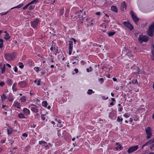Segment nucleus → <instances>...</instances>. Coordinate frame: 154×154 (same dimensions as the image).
I'll use <instances>...</instances> for the list:
<instances>
[{
	"instance_id": "f257e3e1",
	"label": "nucleus",
	"mask_w": 154,
	"mask_h": 154,
	"mask_svg": "<svg viewBox=\"0 0 154 154\" xmlns=\"http://www.w3.org/2000/svg\"><path fill=\"white\" fill-rule=\"evenodd\" d=\"M154 32V22L152 23L149 27L147 32V35L150 36H152Z\"/></svg>"
},
{
	"instance_id": "f03ea898",
	"label": "nucleus",
	"mask_w": 154,
	"mask_h": 154,
	"mask_svg": "<svg viewBox=\"0 0 154 154\" xmlns=\"http://www.w3.org/2000/svg\"><path fill=\"white\" fill-rule=\"evenodd\" d=\"M149 39L148 37L145 35L142 34L140 35L138 37V40L140 43H142V42H146L148 41Z\"/></svg>"
},
{
	"instance_id": "7ed1b4c3",
	"label": "nucleus",
	"mask_w": 154,
	"mask_h": 154,
	"mask_svg": "<svg viewBox=\"0 0 154 154\" xmlns=\"http://www.w3.org/2000/svg\"><path fill=\"white\" fill-rule=\"evenodd\" d=\"M122 52L125 53V54H126L128 55L130 58H131L133 57V55L131 52V50L129 48H127L126 49V47H125L123 49Z\"/></svg>"
},
{
	"instance_id": "20e7f679",
	"label": "nucleus",
	"mask_w": 154,
	"mask_h": 154,
	"mask_svg": "<svg viewBox=\"0 0 154 154\" xmlns=\"http://www.w3.org/2000/svg\"><path fill=\"white\" fill-rule=\"evenodd\" d=\"M146 134L147 135L146 138H150L152 135V130L149 127H147L145 130Z\"/></svg>"
},
{
	"instance_id": "39448f33",
	"label": "nucleus",
	"mask_w": 154,
	"mask_h": 154,
	"mask_svg": "<svg viewBox=\"0 0 154 154\" xmlns=\"http://www.w3.org/2000/svg\"><path fill=\"white\" fill-rule=\"evenodd\" d=\"M4 57L7 60L10 61L13 59L14 57V56L13 54H5Z\"/></svg>"
},
{
	"instance_id": "423d86ee",
	"label": "nucleus",
	"mask_w": 154,
	"mask_h": 154,
	"mask_svg": "<svg viewBox=\"0 0 154 154\" xmlns=\"http://www.w3.org/2000/svg\"><path fill=\"white\" fill-rule=\"evenodd\" d=\"M130 14L134 21L136 23L139 20V19L137 17L135 14L132 11L130 12Z\"/></svg>"
},
{
	"instance_id": "0eeeda50",
	"label": "nucleus",
	"mask_w": 154,
	"mask_h": 154,
	"mask_svg": "<svg viewBox=\"0 0 154 154\" xmlns=\"http://www.w3.org/2000/svg\"><path fill=\"white\" fill-rule=\"evenodd\" d=\"M39 22V20L38 19L35 20L34 21L32 22L31 26L33 28H37Z\"/></svg>"
},
{
	"instance_id": "6e6552de",
	"label": "nucleus",
	"mask_w": 154,
	"mask_h": 154,
	"mask_svg": "<svg viewBox=\"0 0 154 154\" xmlns=\"http://www.w3.org/2000/svg\"><path fill=\"white\" fill-rule=\"evenodd\" d=\"M138 147L137 145L134 146L130 148L128 150L127 152L130 153L137 150Z\"/></svg>"
},
{
	"instance_id": "1a4fd4ad",
	"label": "nucleus",
	"mask_w": 154,
	"mask_h": 154,
	"mask_svg": "<svg viewBox=\"0 0 154 154\" xmlns=\"http://www.w3.org/2000/svg\"><path fill=\"white\" fill-rule=\"evenodd\" d=\"M36 106L34 104L31 105L30 109L31 110L35 112H38V109Z\"/></svg>"
},
{
	"instance_id": "9d476101",
	"label": "nucleus",
	"mask_w": 154,
	"mask_h": 154,
	"mask_svg": "<svg viewBox=\"0 0 154 154\" xmlns=\"http://www.w3.org/2000/svg\"><path fill=\"white\" fill-rule=\"evenodd\" d=\"M123 24L128 28L129 29L131 30H132L134 28V27L129 22L125 21L123 22Z\"/></svg>"
},
{
	"instance_id": "9b49d317",
	"label": "nucleus",
	"mask_w": 154,
	"mask_h": 154,
	"mask_svg": "<svg viewBox=\"0 0 154 154\" xmlns=\"http://www.w3.org/2000/svg\"><path fill=\"white\" fill-rule=\"evenodd\" d=\"M18 85L21 88H24L26 87L27 83L26 81H21L18 82Z\"/></svg>"
},
{
	"instance_id": "f8f14e48",
	"label": "nucleus",
	"mask_w": 154,
	"mask_h": 154,
	"mask_svg": "<svg viewBox=\"0 0 154 154\" xmlns=\"http://www.w3.org/2000/svg\"><path fill=\"white\" fill-rule=\"evenodd\" d=\"M69 54L70 55L72 53L73 48V42L72 41L69 42Z\"/></svg>"
},
{
	"instance_id": "ddd939ff",
	"label": "nucleus",
	"mask_w": 154,
	"mask_h": 154,
	"mask_svg": "<svg viewBox=\"0 0 154 154\" xmlns=\"http://www.w3.org/2000/svg\"><path fill=\"white\" fill-rule=\"evenodd\" d=\"M23 112L24 114L26 116L29 115L30 114L29 110L26 108H24L23 109Z\"/></svg>"
},
{
	"instance_id": "4468645a",
	"label": "nucleus",
	"mask_w": 154,
	"mask_h": 154,
	"mask_svg": "<svg viewBox=\"0 0 154 154\" xmlns=\"http://www.w3.org/2000/svg\"><path fill=\"white\" fill-rule=\"evenodd\" d=\"M126 8V5L125 2H123L121 4L120 9L122 11H124Z\"/></svg>"
},
{
	"instance_id": "2eb2a0df",
	"label": "nucleus",
	"mask_w": 154,
	"mask_h": 154,
	"mask_svg": "<svg viewBox=\"0 0 154 154\" xmlns=\"http://www.w3.org/2000/svg\"><path fill=\"white\" fill-rule=\"evenodd\" d=\"M2 109L6 111H9L10 109L8 105H5L3 104H2Z\"/></svg>"
},
{
	"instance_id": "dca6fc26",
	"label": "nucleus",
	"mask_w": 154,
	"mask_h": 154,
	"mask_svg": "<svg viewBox=\"0 0 154 154\" xmlns=\"http://www.w3.org/2000/svg\"><path fill=\"white\" fill-rule=\"evenodd\" d=\"M151 52L152 55L151 56L152 59L154 60V45H152L151 46Z\"/></svg>"
},
{
	"instance_id": "f3484780",
	"label": "nucleus",
	"mask_w": 154,
	"mask_h": 154,
	"mask_svg": "<svg viewBox=\"0 0 154 154\" xmlns=\"http://www.w3.org/2000/svg\"><path fill=\"white\" fill-rule=\"evenodd\" d=\"M13 105L14 106L17 108H20V104L17 101H15L14 102Z\"/></svg>"
},
{
	"instance_id": "a211bd4d",
	"label": "nucleus",
	"mask_w": 154,
	"mask_h": 154,
	"mask_svg": "<svg viewBox=\"0 0 154 154\" xmlns=\"http://www.w3.org/2000/svg\"><path fill=\"white\" fill-rule=\"evenodd\" d=\"M25 116L23 113H20L18 114V116L20 119H23L25 118Z\"/></svg>"
},
{
	"instance_id": "6ab92c4d",
	"label": "nucleus",
	"mask_w": 154,
	"mask_h": 154,
	"mask_svg": "<svg viewBox=\"0 0 154 154\" xmlns=\"http://www.w3.org/2000/svg\"><path fill=\"white\" fill-rule=\"evenodd\" d=\"M137 81L136 79H133L131 81L129 82V83L128 84V85L129 84H134L137 83Z\"/></svg>"
},
{
	"instance_id": "aec40b11",
	"label": "nucleus",
	"mask_w": 154,
	"mask_h": 154,
	"mask_svg": "<svg viewBox=\"0 0 154 154\" xmlns=\"http://www.w3.org/2000/svg\"><path fill=\"white\" fill-rule=\"evenodd\" d=\"M48 71V70L47 69H44L41 71V73L42 75H44L45 73H47Z\"/></svg>"
},
{
	"instance_id": "412c9836",
	"label": "nucleus",
	"mask_w": 154,
	"mask_h": 154,
	"mask_svg": "<svg viewBox=\"0 0 154 154\" xmlns=\"http://www.w3.org/2000/svg\"><path fill=\"white\" fill-rule=\"evenodd\" d=\"M111 9L112 11L116 12H117V9L116 6H111Z\"/></svg>"
},
{
	"instance_id": "4be33fe9",
	"label": "nucleus",
	"mask_w": 154,
	"mask_h": 154,
	"mask_svg": "<svg viewBox=\"0 0 154 154\" xmlns=\"http://www.w3.org/2000/svg\"><path fill=\"white\" fill-rule=\"evenodd\" d=\"M17 83H14L12 86V89L13 91H16L17 90V88H16L17 86Z\"/></svg>"
},
{
	"instance_id": "5701e85b",
	"label": "nucleus",
	"mask_w": 154,
	"mask_h": 154,
	"mask_svg": "<svg viewBox=\"0 0 154 154\" xmlns=\"http://www.w3.org/2000/svg\"><path fill=\"white\" fill-rule=\"evenodd\" d=\"M41 81V79H37L34 81V82L35 83H37V85H41L40 82Z\"/></svg>"
},
{
	"instance_id": "b1692460",
	"label": "nucleus",
	"mask_w": 154,
	"mask_h": 154,
	"mask_svg": "<svg viewBox=\"0 0 154 154\" xmlns=\"http://www.w3.org/2000/svg\"><path fill=\"white\" fill-rule=\"evenodd\" d=\"M2 101H4L7 98V97L5 94H3L1 97Z\"/></svg>"
},
{
	"instance_id": "393cba45",
	"label": "nucleus",
	"mask_w": 154,
	"mask_h": 154,
	"mask_svg": "<svg viewBox=\"0 0 154 154\" xmlns=\"http://www.w3.org/2000/svg\"><path fill=\"white\" fill-rule=\"evenodd\" d=\"M39 144L40 145H41L42 146H45V144H47V143L45 141H43L42 140L39 141Z\"/></svg>"
},
{
	"instance_id": "a878e982",
	"label": "nucleus",
	"mask_w": 154,
	"mask_h": 154,
	"mask_svg": "<svg viewBox=\"0 0 154 154\" xmlns=\"http://www.w3.org/2000/svg\"><path fill=\"white\" fill-rule=\"evenodd\" d=\"M13 130L12 128H10L7 129L8 134H11L13 132Z\"/></svg>"
},
{
	"instance_id": "bb28decb",
	"label": "nucleus",
	"mask_w": 154,
	"mask_h": 154,
	"mask_svg": "<svg viewBox=\"0 0 154 154\" xmlns=\"http://www.w3.org/2000/svg\"><path fill=\"white\" fill-rule=\"evenodd\" d=\"M48 103L46 101H44L42 102V105L44 107H46L47 106Z\"/></svg>"
},
{
	"instance_id": "cd10ccee",
	"label": "nucleus",
	"mask_w": 154,
	"mask_h": 154,
	"mask_svg": "<svg viewBox=\"0 0 154 154\" xmlns=\"http://www.w3.org/2000/svg\"><path fill=\"white\" fill-rule=\"evenodd\" d=\"M94 93V92L92 90L89 89L88 90L87 92V94H91L92 93Z\"/></svg>"
},
{
	"instance_id": "c85d7f7f",
	"label": "nucleus",
	"mask_w": 154,
	"mask_h": 154,
	"mask_svg": "<svg viewBox=\"0 0 154 154\" xmlns=\"http://www.w3.org/2000/svg\"><path fill=\"white\" fill-rule=\"evenodd\" d=\"M14 99L13 96L11 95H10L8 97L9 101L10 102L12 101Z\"/></svg>"
},
{
	"instance_id": "c756f323",
	"label": "nucleus",
	"mask_w": 154,
	"mask_h": 154,
	"mask_svg": "<svg viewBox=\"0 0 154 154\" xmlns=\"http://www.w3.org/2000/svg\"><path fill=\"white\" fill-rule=\"evenodd\" d=\"M20 100L21 102H24L26 100V97L24 96H23L21 97Z\"/></svg>"
},
{
	"instance_id": "7c9ffc66",
	"label": "nucleus",
	"mask_w": 154,
	"mask_h": 154,
	"mask_svg": "<svg viewBox=\"0 0 154 154\" xmlns=\"http://www.w3.org/2000/svg\"><path fill=\"white\" fill-rule=\"evenodd\" d=\"M38 2V0H33L31 2L29 3L30 5H31V4H36L37 2Z\"/></svg>"
},
{
	"instance_id": "2f4dec72",
	"label": "nucleus",
	"mask_w": 154,
	"mask_h": 154,
	"mask_svg": "<svg viewBox=\"0 0 154 154\" xmlns=\"http://www.w3.org/2000/svg\"><path fill=\"white\" fill-rule=\"evenodd\" d=\"M82 11H80L78 13L79 14H80L79 15V18H84L85 17H84V16L82 15Z\"/></svg>"
},
{
	"instance_id": "473e14b6",
	"label": "nucleus",
	"mask_w": 154,
	"mask_h": 154,
	"mask_svg": "<svg viewBox=\"0 0 154 154\" xmlns=\"http://www.w3.org/2000/svg\"><path fill=\"white\" fill-rule=\"evenodd\" d=\"M34 70L36 72H37L39 71H41V68L39 67H35L34 68Z\"/></svg>"
},
{
	"instance_id": "72a5a7b5",
	"label": "nucleus",
	"mask_w": 154,
	"mask_h": 154,
	"mask_svg": "<svg viewBox=\"0 0 154 154\" xmlns=\"http://www.w3.org/2000/svg\"><path fill=\"white\" fill-rule=\"evenodd\" d=\"M5 65L4 64L3 67L1 69L2 70L1 73L2 74H3L5 71Z\"/></svg>"
},
{
	"instance_id": "f704fd0d",
	"label": "nucleus",
	"mask_w": 154,
	"mask_h": 154,
	"mask_svg": "<svg viewBox=\"0 0 154 154\" xmlns=\"http://www.w3.org/2000/svg\"><path fill=\"white\" fill-rule=\"evenodd\" d=\"M115 32H108V35L109 36H112L114 35Z\"/></svg>"
},
{
	"instance_id": "c9c22d12",
	"label": "nucleus",
	"mask_w": 154,
	"mask_h": 154,
	"mask_svg": "<svg viewBox=\"0 0 154 154\" xmlns=\"http://www.w3.org/2000/svg\"><path fill=\"white\" fill-rule=\"evenodd\" d=\"M10 36L8 34H5L4 36V38L6 40H8L10 38Z\"/></svg>"
},
{
	"instance_id": "e433bc0d",
	"label": "nucleus",
	"mask_w": 154,
	"mask_h": 154,
	"mask_svg": "<svg viewBox=\"0 0 154 154\" xmlns=\"http://www.w3.org/2000/svg\"><path fill=\"white\" fill-rule=\"evenodd\" d=\"M122 120L123 119L122 117L118 116L117 120V122H121L122 121Z\"/></svg>"
},
{
	"instance_id": "4c0bfd02",
	"label": "nucleus",
	"mask_w": 154,
	"mask_h": 154,
	"mask_svg": "<svg viewBox=\"0 0 154 154\" xmlns=\"http://www.w3.org/2000/svg\"><path fill=\"white\" fill-rule=\"evenodd\" d=\"M116 145H118L117 147H118V148H119V149H120L121 150L123 149V146L120 144H119L118 143H116Z\"/></svg>"
},
{
	"instance_id": "58836bf2",
	"label": "nucleus",
	"mask_w": 154,
	"mask_h": 154,
	"mask_svg": "<svg viewBox=\"0 0 154 154\" xmlns=\"http://www.w3.org/2000/svg\"><path fill=\"white\" fill-rule=\"evenodd\" d=\"M23 4H19V5H18L16 7H15L14 8H20L21 7H22L23 6Z\"/></svg>"
},
{
	"instance_id": "ea45409f",
	"label": "nucleus",
	"mask_w": 154,
	"mask_h": 154,
	"mask_svg": "<svg viewBox=\"0 0 154 154\" xmlns=\"http://www.w3.org/2000/svg\"><path fill=\"white\" fill-rule=\"evenodd\" d=\"M3 41L2 39H0V48H2L3 46Z\"/></svg>"
},
{
	"instance_id": "a19ab883",
	"label": "nucleus",
	"mask_w": 154,
	"mask_h": 154,
	"mask_svg": "<svg viewBox=\"0 0 154 154\" xmlns=\"http://www.w3.org/2000/svg\"><path fill=\"white\" fill-rule=\"evenodd\" d=\"M41 119L43 120L44 121L45 120L46 117L45 116V115L42 114L41 116Z\"/></svg>"
},
{
	"instance_id": "79ce46f5",
	"label": "nucleus",
	"mask_w": 154,
	"mask_h": 154,
	"mask_svg": "<svg viewBox=\"0 0 154 154\" xmlns=\"http://www.w3.org/2000/svg\"><path fill=\"white\" fill-rule=\"evenodd\" d=\"M30 4L29 3H28L25 6H24L23 8V9L24 10H25L26 9V8L30 5Z\"/></svg>"
},
{
	"instance_id": "37998d69",
	"label": "nucleus",
	"mask_w": 154,
	"mask_h": 154,
	"mask_svg": "<svg viewBox=\"0 0 154 154\" xmlns=\"http://www.w3.org/2000/svg\"><path fill=\"white\" fill-rule=\"evenodd\" d=\"M63 56V54L62 53H60L58 56V57L59 60H60Z\"/></svg>"
},
{
	"instance_id": "c03bdc74",
	"label": "nucleus",
	"mask_w": 154,
	"mask_h": 154,
	"mask_svg": "<svg viewBox=\"0 0 154 154\" xmlns=\"http://www.w3.org/2000/svg\"><path fill=\"white\" fill-rule=\"evenodd\" d=\"M35 8V6L34 5L30 6L29 8V10H32L33 9Z\"/></svg>"
},
{
	"instance_id": "a18cd8bd",
	"label": "nucleus",
	"mask_w": 154,
	"mask_h": 154,
	"mask_svg": "<svg viewBox=\"0 0 154 154\" xmlns=\"http://www.w3.org/2000/svg\"><path fill=\"white\" fill-rule=\"evenodd\" d=\"M99 82L101 84H102L104 82V79L102 78H100L99 79Z\"/></svg>"
},
{
	"instance_id": "49530a36",
	"label": "nucleus",
	"mask_w": 154,
	"mask_h": 154,
	"mask_svg": "<svg viewBox=\"0 0 154 154\" xmlns=\"http://www.w3.org/2000/svg\"><path fill=\"white\" fill-rule=\"evenodd\" d=\"M24 66L22 63H19V67L20 68H22Z\"/></svg>"
},
{
	"instance_id": "de8ad7c7",
	"label": "nucleus",
	"mask_w": 154,
	"mask_h": 154,
	"mask_svg": "<svg viewBox=\"0 0 154 154\" xmlns=\"http://www.w3.org/2000/svg\"><path fill=\"white\" fill-rule=\"evenodd\" d=\"M92 70V68L91 66H90L89 68L86 69V71L88 72H89L91 71Z\"/></svg>"
},
{
	"instance_id": "09e8293b",
	"label": "nucleus",
	"mask_w": 154,
	"mask_h": 154,
	"mask_svg": "<svg viewBox=\"0 0 154 154\" xmlns=\"http://www.w3.org/2000/svg\"><path fill=\"white\" fill-rule=\"evenodd\" d=\"M123 116L125 118H128L129 117V115L128 113H126L124 114Z\"/></svg>"
},
{
	"instance_id": "8fccbe9b",
	"label": "nucleus",
	"mask_w": 154,
	"mask_h": 154,
	"mask_svg": "<svg viewBox=\"0 0 154 154\" xmlns=\"http://www.w3.org/2000/svg\"><path fill=\"white\" fill-rule=\"evenodd\" d=\"M33 101L35 103H38L40 102V100L37 98H35L34 99Z\"/></svg>"
},
{
	"instance_id": "3c124183",
	"label": "nucleus",
	"mask_w": 154,
	"mask_h": 154,
	"mask_svg": "<svg viewBox=\"0 0 154 154\" xmlns=\"http://www.w3.org/2000/svg\"><path fill=\"white\" fill-rule=\"evenodd\" d=\"M136 69L137 70V71L135 72L138 74H139L141 71V70L140 69H139L138 67H137Z\"/></svg>"
},
{
	"instance_id": "603ef678",
	"label": "nucleus",
	"mask_w": 154,
	"mask_h": 154,
	"mask_svg": "<svg viewBox=\"0 0 154 154\" xmlns=\"http://www.w3.org/2000/svg\"><path fill=\"white\" fill-rule=\"evenodd\" d=\"M64 9L63 8H62L60 11V13L61 15H63L64 13Z\"/></svg>"
},
{
	"instance_id": "864d4df0",
	"label": "nucleus",
	"mask_w": 154,
	"mask_h": 154,
	"mask_svg": "<svg viewBox=\"0 0 154 154\" xmlns=\"http://www.w3.org/2000/svg\"><path fill=\"white\" fill-rule=\"evenodd\" d=\"M8 11H7V12L5 13H1L0 14L2 16H3V15H6V14H7L8 12Z\"/></svg>"
},
{
	"instance_id": "5fc2aeb1",
	"label": "nucleus",
	"mask_w": 154,
	"mask_h": 154,
	"mask_svg": "<svg viewBox=\"0 0 154 154\" xmlns=\"http://www.w3.org/2000/svg\"><path fill=\"white\" fill-rule=\"evenodd\" d=\"M61 123H58L57 124V126L60 127L61 128L63 126V125L61 124Z\"/></svg>"
},
{
	"instance_id": "6e6d98bb",
	"label": "nucleus",
	"mask_w": 154,
	"mask_h": 154,
	"mask_svg": "<svg viewBox=\"0 0 154 154\" xmlns=\"http://www.w3.org/2000/svg\"><path fill=\"white\" fill-rule=\"evenodd\" d=\"M8 82L9 84L11 85L12 83V80L10 79H9L8 80Z\"/></svg>"
},
{
	"instance_id": "4d7b16f0",
	"label": "nucleus",
	"mask_w": 154,
	"mask_h": 154,
	"mask_svg": "<svg viewBox=\"0 0 154 154\" xmlns=\"http://www.w3.org/2000/svg\"><path fill=\"white\" fill-rule=\"evenodd\" d=\"M22 135L23 137H26L28 136V134L26 133H25L22 134Z\"/></svg>"
},
{
	"instance_id": "13d9d810",
	"label": "nucleus",
	"mask_w": 154,
	"mask_h": 154,
	"mask_svg": "<svg viewBox=\"0 0 154 154\" xmlns=\"http://www.w3.org/2000/svg\"><path fill=\"white\" fill-rule=\"evenodd\" d=\"M5 85V83L3 82H0V85L1 86H3Z\"/></svg>"
},
{
	"instance_id": "bf43d9fd",
	"label": "nucleus",
	"mask_w": 154,
	"mask_h": 154,
	"mask_svg": "<svg viewBox=\"0 0 154 154\" xmlns=\"http://www.w3.org/2000/svg\"><path fill=\"white\" fill-rule=\"evenodd\" d=\"M151 11V10H146V11H143V13H148L149 12H150Z\"/></svg>"
},
{
	"instance_id": "052dcab7",
	"label": "nucleus",
	"mask_w": 154,
	"mask_h": 154,
	"mask_svg": "<svg viewBox=\"0 0 154 154\" xmlns=\"http://www.w3.org/2000/svg\"><path fill=\"white\" fill-rule=\"evenodd\" d=\"M55 120L58 123H61V120L60 119L57 120L56 119Z\"/></svg>"
},
{
	"instance_id": "680f3d73",
	"label": "nucleus",
	"mask_w": 154,
	"mask_h": 154,
	"mask_svg": "<svg viewBox=\"0 0 154 154\" xmlns=\"http://www.w3.org/2000/svg\"><path fill=\"white\" fill-rule=\"evenodd\" d=\"M14 71L15 72H17V67L16 66H15L14 67Z\"/></svg>"
},
{
	"instance_id": "e2e57ef3",
	"label": "nucleus",
	"mask_w": 154,
	"mask_h": 154,
	"mask_svg": "<svg viewBox=\"0 0 154 154\" xmlns=\"http://www.w3.org/2000/svg\"><path fill=\"white\" fill-rule=\"evenodd\" d=\"M122 110V107H119L118 108V111L119 112H121Z\"/></svg>"
},
{
	"instance_id": "0e129e2a",
	"label": "nucleus",
	"mask_w": 154,
	"mask_h": 154,
	"mask_svg": "<svg viewBox=\"0 0 154 154\" xmlns=\"http://www.w3.org/2000/svg\"><path fill=\"white\" fill-rule=\"evenodd\" d=\"M154 144L151 145L150 146V149H152L154 147Z\"/></svg>"
},
{
	"instance_id": "69168bd1",
	"label": "nucleus",
	"mask_w": 154,
	"mask_h": 154,
	"mask_svg": "<svg viewBox=\"0 0 154 154\" xmlns=\"http://www.w3.org/2000/svg\"><path fill=\"white\" fill-rule=\"evenodd\" d=\"M149 142L150 143H154V138L153 139L150 140L149 141Z\"/></svg>"
},
{
	"instance_id": "338daca9",
	"label": "nucleus",
	"mask_w": 154,
	"mask_h": 154,
	"mask_svg": "<svg viewBox=\"0 0 154 154\" xmlns=\"http://www.w3.org/2000/svg\"><path fill=\"white\" fill-rule=\"evenodd\" d=\"M53 60L54 58L53 57L51 58V59L50 60V62L51 63H53L54 62Z\"/></svg>"
},
{
	"instance_id": "774afa93",
	"label": "nucleus",
	"mask_w": 154,
	"mask_h": 154,
	"mask_svg": "<svg viewBox=\"0 0 154 154\" xmlns=\"http://www.w3.org/2000/svg\"><path fill=\"white\" fill-rule=\"evenodd\" d=\"M74 71L76 73H77L78 72V69H74Z\"/></svg>"
}]
</instances>
